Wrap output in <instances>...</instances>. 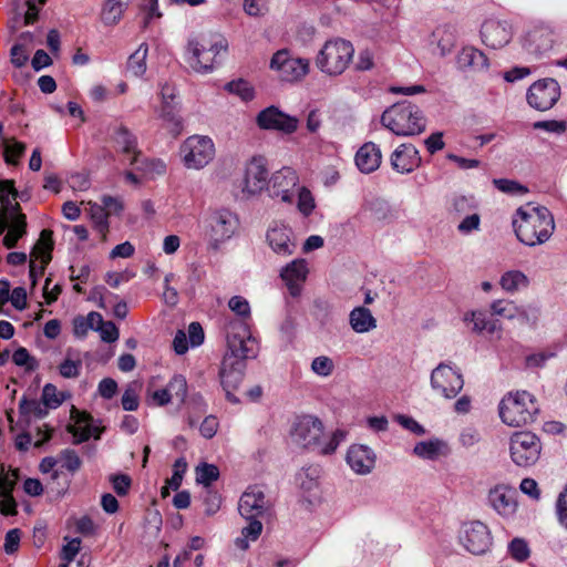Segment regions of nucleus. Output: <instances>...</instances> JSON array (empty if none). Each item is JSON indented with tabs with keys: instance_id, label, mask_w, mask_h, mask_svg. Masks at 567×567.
<instances>
[{
	"instance_id": "nucleus-1",
	"label": "nucleus",
	"mask_w": 567,
	"mask_h": 567,
	"mask_svg": "<svg viewBox=\"0 0 567 567\" xmlns=\"http://www.w3.org/2000/svg\"><path fill=\"white\" fill-rule=\"evenodd\" d=\"M518 219L513 220L517 239L526 246L546 243L555 230V220L550 210L545 206L527 204L516 210Z\"/></svg>"
},
{
	"instance_id": "nucleus-2",
	"label": "nucleus",
	"mask_w": 567,
	"mask_h": 567,
	"mask_svg": "<svg viewBox=\"0 0 567 567\" xmlns=\"http://www.w3.org/2000/svg\"><path fill=\"white\" fill-rule=\"evenodd\" d=\"M323 423L312 415L297 417L291 430V437L299 446L318 452L321 455H330L346 440L347 432L336 430L327 439L324 437Z\"/></svg>"
},
{
	"instance_id": "nucleus-3",
	"label": "nucleus",
	"mask_w": 567,
	"mask_h": 567,
	"mask_svg": "<svg viewBox=\"0 0 567 567\" xmlns=\"http://www.w3.org/2000/svg\"><path fill=\"white\" fill-rule=\"evenodd\" d=\"M381 123L400 136L421 134L426 126L423 112L410 101L398 102L388 107L381 115Z\"/></svg>"
},
{
	"instance_id": "nucleus-4",
	"label": "nucleus",
	"mask_w": 567,
	"mask_h": 567,
	"mask_svg": "<svg viewBox=\"0 0 567 567\" xmlns=\"http://www.w3.org/2000/svg\"><path fill=\"white\" fill-rule=\"evenodd\" d=\"M538 412L535 396L527 391L508 393L499 403V416L508 426L528 425L535 421Z\"/></svg>"
},
{
	"instance_id": "nucleus-5",
	"label": "nucleus",
	"mask_w": 567,
	"mask_h": 567,
	"mask_svg": "<svg viewBox=\"0 0 567 567\" xmlns=\"http://www.w3.org/2000/svg\"><path fill=\"white\" fill-rule=\"evenodd\" d=\"M354 49L343 39L329 40L324 43L316 58L317 68L330 75L342 74L352 61Z\"/></svg>"
},
{
	"instance_id": "nucleus-6",
	"label": "nucleus",
	"mask_w": 567,
	"mask_h": 567,
	"mask_svg": "<svg viewBox=\"0 0 567 567\" xmlns=\"http://www.w3.org/2000/svg\"><path fill=\"white\" fill-rule=\"evenodd\" d=\"M227 41L218 39L214 42L206 43L197 40H189L187 44L186 62L189 66L199 73H208L213 71L216 56L227 50Z\"/></svg>"
},
{
	"instance_id": "nucleus-7",
	"label": "nucleus",
	"mask_w": 567,
	"mask_h": 567,
	"mask_svg": "<svg viewBox=\"0 0 567 567\" xmlns=\"http://www.w3.org/2000/svg\"><path fill=\"white\" fill-rule=\"evenodd\" d=\"M540 452V440L532 432H516L509 439V455L517 466H533L539 460Z\"/></svg>"
},
{
	"instance_id": "nucleus-8",
	"label": "nucleus",
	"mask_w": 567,
	"mask_h": 567,
	"mask_svg": "<svg viewBox=\"0 0 567 567\" xmlns=\"http://www.w3.org/2000/svg\"><path fill=\"white\" fill-rule=\"evenodd\" d=\"M206 223V234L214 248L230 239L239 228L238 216L227 208L212 212Z\"/></svg>"
},
{
	"instance_id": "nucleus-9",
	"label": "nucleus",
	"mask_w": 567,
	"mask_h": 567,
	"mask_svg": "<svg viewBox=\"0 0 567 567\" xmlns=\"http://www.w3.org/2000/svg\"><path fill=\"white\" fill-rule=\"evenodd\" d=\"M181 154L187 168L199 169L214 158L215 146L209 137L193 135L182 144Z\"/></svg>"
},
{
	"instance_id": "nucleus-10",
	"label": "nucleus",
	"mask_w": 567,
	"mask_h": 567,
	"mask_svg": "<svg viewBox=\"0 0 567 567\" xmlns=\"http://www.w3.org/2000/svg\"><path fill=\"white\" fill-rule=\"evenodd\" d=\"M268 182L266 159L262 156H255L246 164L240 194L237 196L241 199H248L258 195L266 188Z\"/></svg>"
},
{
	"instance_id": "nucleus-11",
	"label": "nucleus",
	"mask_w": 567,
	"mask_h": 567,
	"mask_svg": "<svg viewBox=\"0 0 567 567\" xmlns=\"http://www.w3.org/2000/svg\"><path fill=\"white\" fill-rule=\"evenodd\" d=\"M270 69L278 73L282 81L293 82L301 80L309 72V60L295 58L288 50L277 51L270 60Z\"/></svg>"
},
{
	"instance_id": "nucleus-12",
	"label": "nucleus",
	"mask_w": 567,
	"mask_h": 567,
	"mask_svg": "<svg viewBox=\"0 0 567 567\" xmlns=\"http://www.w3.org/2000/svg\"><path fill=\"white\" fill-rule=\"evenodd\" d=\"M458 539L461 545L473 555H483L492 546L488 527L478 520L463 524Z\"/></svg>"
},
{
	"instance_id": "nucleus-13",
	"label": "nucleus",
	"mask_w": 567,
	"mask_h": 567,
	"mask_svg": "<svg viewBox=\"0 0 567 567\" xmlns=\"http://www.w3.org/2000/svg\"><path fill=\"white\" fill-rule=\"evenodd\" d=\"M560 97V86L555 79L546 78L534 82L527 90L526 99L537 111L550 110Z\"/></svg>"
},
{
	"instance_id": "nucleus-14",
	"label": "nucleus",
	"mask_w": 567,
	"mask_h": 567,
	"mask_svg": "<svg viewBox=\"0 0 567 567\" xmlns=\"http://www.w3.org/2000/svg\"><path fill=\"white\" fill-rule=\"evenodd\" d=\"M239 514L245 518H265L272 514V503L266 497L261 487L255 485L247 488L238 503Z\"/></svg>"
},
{
	"instance_id": "nucleus-15",
	"label": "nucleus",
	"mask_w": 567,
	"mask_h": 567,
	"mask_svg": "<svg viewBox=\"0 0 567 567\" xmlns=\"http://www.w3.org/2000/svg\"><path fill=\"white\" fill-rule=\"evenodd\" d=\"M462 374L452 367L440 363L431 373V386L446 399L455 398L463 389Z\"/></svg>"
},
{
	"instance_id": "nucleus-16",
	"label": "nucleus",
	"mask_w": 567,
	"mask_h": 567,
	"mask_svg": "<svg viewBox=\"0 0 567 567\" xmlns=\"http://www.w3.org/2000/svg\"><path fill=\"white\" fill-rule=\"evenodd\" d=\"M553 45L554 32L546 25H536L532 28L522 39V47L524 51L535 59H539L549 52Z\"/></svg>"
},
{
	"instance_id": "nucleus-17",
	"label": "nucleus",
	"mask_w": 567,
	"mask_h": 567,
	"mask_svg": "<svg viewBox=\"0 0 567 567\" xmlns=\"http://www.w3.org/2000/svg\"><path fill=\"white\" fill-rule=\"evenodd\" d=\"M256 122L261 130L279 131L285 134L296 132L299 123L297 117L281 112L276 106H269L260 111Z\"/></svg>"
},
{
	"instance_id": "nucleus-18",
	"label": "nucleus",
	"mask_w": 567,
	"mask_h": 567,
	"mask_svg": "<svg viewBox=\"0 0 567 567\" xmlns=\"http://www.w3.org/2000/svg\"><path fill=\"white\" fill-rule=\"evenodd\" d=\"M266 241L275 254L282 257L291 256L297 248L292 229L278 221L268 227Z\"/></svg>"
},
{
	"instance_id": "nucleus-19",
	"label": "nucleus",
	"mask_w": 567,
	"mask_h": 567,
	"mask_svg": "<svg viewBox=\"0 0 567 567\" xmlns=\"http://www.w3.org/2000/svg\"><path fill=\"white\" fill-rule=\"evenodd\" d=\"M240 331L227 333L228 353L224 358L239 359L245 361L257 355V342L251 337L245 323H239Z\"/></svg>"
},
{
	"instance_id": "nucleus-20",
	"label": "nucleus",
	"mask_w": 567,
	"mask_h": 567,
	"mask_svg": "<svg viewBox=\"0 0 567 567\" xmlns=\"http://www.w3.org/2000/svg\"><path fill=\"white\" fill-rule=\"evenodd\" d=\"M299 183V177L290 167H282L272 174L268 184V190L271 197H278L285 203H291L293 199V189Z\"/></svg>"
},
{
	"instance_id": "nucleus-21",
	"label": "nucleus",
	"mask_w": 567,
	"mask_h": 567,
	"mask_svg": "<svg viewBox=\"0 0 567 567\" xmlns=\"http://www.w3.org/2000/svg\"><path fill=\"white\" fill-rule=\"evenodd\" d=\"M52 230L43 229L40 234V239L33 247L31 256L40 259V266H37L34 260L30 261V279L32 286H35L37 279L44 274L47 265L51 261V251L53 250Z\"/></svg>"
},
{
	"instance_id": "nucleus-22",
	"label": "nucleus",
	"mask_w": 567,
	"mask_h": 567,
	"mask_svg": "<svg viewBox=\"0 0 567 567\" xmlns=\"http://www.w3.org/2000/svg\"><path fill=\"white\" fill-rule=\"evenodd\" d=\"M52 230L43 229L40 234V239L33 247L31 256L40 259V266H37L34 260L30 261V279L32 286H35L37 279L44 274L47 265L51 261V251L53 250Z\"/></svg>"
},
{
	"instance_id": "nucleus-23",
	"label": "nucleus",
	"mask_w": 567,
	"mask_h": 567,
	"mask_svg": "<svg viewBox=\"0 0 567 567\" xmlns=\"http://www.w3.org/2000/svg\"><path fill=\"white\" fill-rule=\"evenodd\" d=\"M481 38L485 45L495 50L501 49L513 38L512 25L507 21L486 20L481 28Z\"/></svg>"
},
{
	"instance_id": "nucleus-24",
	"label": "nucleus",
	"mask_w": 567,
	"mask_h": 567,
	"mask_svg": "<svg viewBox=\"0 0 567 567\" xmlns=\"http://www.w3.org/2000/svg\"><path fill=\"white\" fill-rule=\"evenodd\" d=\"M517 493L507 485H496L488 492V504L503 517H512L517 509Z\"/></svg>"
},
{
	"instance_id": "nucleus-25",
	"label": "nucleus",
	"mask_w": 567,
	"mask_h": 567,
	"mask_svg": "<svg viewBox=\"0 0 567 567\" xmlns=\"http://www.w3.org/2000/svg\"><path fill=\"white\" fill-rule=\"evenodd\" d=\"M347 463L357 474L365 475L375 465V454L367 445L353 444L348 450Z\"/></svg>"
},
{
	"instance_id": "nucleus-26",
	"label": "nucleus",
	"mask_w": 567,
	"mask_h": 567,
	"mask_svg": "<svg viewBox=\"0 0 567 567\" xmlns=\"http://www.w3.org/2000/svg\"><path fill=\"white\" fill-rule=\"evenodd\" d=\"M421 164L419 151L412 144H401L391 155V165L400 174H408Z\"/></svg>"
},
{
	"instance_id": "nucleus-27",
	"label": "nucleus",
	"mask_w": 567,
	"mask_h": 567,
	"mask_svg": "<svg viewBox=\"0 0 567 567\" xmlns=\"http://www.w3.org/2000/svg\"><path fill=\"white\" fill-rule=\"evenodd\" d=\"M308 267L305 259H295L288 264L280 272V277L286 282L292 297L301 292L302 284L306 281Z\"/></svg>"
},
{
	"instance_id": "nucleus-28",
	"label": "nucleus",
	"mask_w": 567,
	"mask_h": 567,
	"mask_svg": "<svg viewBox=\"0 0 567 567\" xmlns=\"http://www.w3.org/2000/svg\"><path fill=\"white\" fill-rule=\"evenodd\" d=\"M113 141L117 151L130 156V165L138 164L141 152L137 150V140L126 126L120 125L114 130Z\"/></svg>"
},
{
	"instance_id": "nucleus-29",
	"label": "nucleus",
	"mask_w": 567,
	"mask_h": 567,
	"mask_svg": "<svg viewBox=\"0 0 567 567\" xmlns=\"http://www.w3.org/2000/svg\"><path fill=\"white\" fill-rule=\"evenodd\" d=\"M245 368L243 360L224 358L219 371L223 389H237L243 381Z\"/></svg>"
},
{
	"instance_id": "nucleus-30",
	"label": "nucleus",
	"mask_w": 567,
	"mask_h": 567,
	"mask_svg": "<svg viewBox=\"0 0 567 567\" xmlns=\"http://www.w3.org/2000/svg\"><path fill=\"white\" fill-rule=\"evenodd\" d=\"M381 159V150L373 142L364 143L355 154V165L364 174L377 171L380 167Z\"/></svg>"
},
{
	"instance_id": "nucleus-31",
	"label": "nucleus",
	"mask_w": 567,
	"mask_h": 567,
	"mask_svg": "<svg viewBox=\"0 0 567 567\" xmlns=\"http://www.w3.org/2000/svg\"><path fill=\"white\" fill-rule=\"evenodd\" d=\"M456 64L462 71H482L488 68V59L481 50L474 47H465L458 52Z\"/></svg>"
},
{
	"instance_id": "nucleus-32",
	"label": "nucleus",
	"mask_w": 567,
	"mask_h": 567,
	"mask_svg": "<svg viewBox=\"0 0 567 567\" xmlns=\"http://www.w3.org/2000/svg\"><path fill=\"white\" fill-rule=\"evenodd\" d=\"M349 323L357 333H365L377 328V319L370 309L361 306L350 312Z\"/></svg>"
},
{
	"instance_id": "nucleus-33",
	"label": "nucleus",
	"mask_w": 567,
	"mask_h": 567,
	"mask_svg": "<svg viewBox=\"0 0 567 567\" xmlns=\"http://www.w3.org/2000/svg\"><path fill=\"white\" fill-rule=\"evenodd\" d=\"M14 481V473L12 474V477H9V475L0 477V513L3 515L17 514V503L12 496Z\"/></svg>"
},
{
	"instance_id": "nucleus-34",
	"label": "nucleus",
	"mask_w": 567,
	"mask_h": 567,
	"mask_svg": "<svg viewBox=\"0 0 567 567\" xmlns=\"http://www.w3.org/2000/svg\"><path fill=\"white\" fill-rule=\"evenodd\" d=\"M446 444L441 440L422 441L415 444L413 452L424 460H436L440 455L444 454Z\"/></svg>"
},
{
	"instance_id": "nucleus-35",
	"label": "nucleus",
	"mask_w": 567,
	"mask_h": 567,
	"mask_svg": "<svg viewBox=\"0 0 567 567\" xmlns=\"http://www.w3.org/2000/svg\"><path fill=\"white\" fill-rule=\"evenodd\" d=\"M148 47L146 43L140 44L134 53H132L126 63L127 72L133 76H142L146 72V58Z\"/></svg>"
},
{
	"instance_id": "nucleus-36",
	"label": "nucleus",
	"mask_w": 567,
	"mask_h": 567,
	"mask_svg": "<svg viewBox=\"0 0 567 567\" xmlns=\"http://www.w3.org/2000/svg\"><path fill=\"white\" fill-rule=\"evenodd\" d=\"M501 287L507 292H515L529 285L528 277L520 270H508L499 279Z\"/></svg>"
},
{
	"instance_id": "nucleus-37",
	"label": "nucleus",
	"mask_w": 567,
	"mask_h": 567,
	"mask_svg": "<svg viewBox=\"0 0 567 567\" xmlns=\"http://www.w3.org/2000/svg\"><path fill=\"white\" fill-rule=\"evenodd\" d=\"M159 117L164 121L165 127L177 136L183 131V120L178 114L177 105H162Z\"/></svg>"
},
{
	"instance_id": "nucleus-38",
	"label": "nucleus",
	"mask_w": 567,
	"mask_h": 567,
	"mask_svg": "<svg viewBox=\"0 0 567 567\" xmlns=\"http://www.w3.org/2000/svg\"><path fill=\"white\" fill-rule=\"evenodd\" d=\"M27 233V217L24 214H17L12 218V226L3 237V245L7 248L16 247L18 240Z\"/></svg>"
},
{
	"instance_id": "nucleus-39",
	"label": "nucleus",
	"mask_w": 567,
	"mask_h": 567,
	"mask_svg": "<svg viewBox=\"0 0 567 567\" xmlns=\"http://www.w3.org/2000/svg\"><path fill=\"white\" fill-rule=\"evenodd\" d=\"M430 44L436 47L437 54L440 56H445L446 54L451 53L454 47V39L453 35L447 31L436 29L430 37Z\"/></svg>"
},
{
	"instance_id": "nucleus-40",
	"label": "nucleus",
	"mask_w": 567,
	"mask_h": 567,
	"mask_svg": "<svg viewBox=\"0 0 567 567\" xmlns=\"http://www.w3.org/2000/svg\"><path fill=\"white\" fill-rule=\"evenodd\" d=\"M321 475V468L318 465L302 467L297 474V483L305 491H311L318 485Z\"/></svg>"
},
{
	"instance_id": "nucleus-41",
	"label": "nucleus",
	"mask_w": 567,
	"mask_h": 567,
	"mask_svg": "<svg viewBox=\"0 0 567 567\" xmlns=\"http://www.w3.org/2000/svg\"><path fill=\"white\" fill-rule=\"evenodd\" d=\"M125 10L120 0H107L102 10V21L106 25L116 24Z\"/></svg>"
},
{
	"instance_id": "nucleus-42",
	"label": "nucleus",
	"mask_w": 567,
	"mask_h": 567,
	"mask_svg": "<svg viewBox=\"0 0 567 567\" xmlns=\"http://www.w3.org/2000/svg\"><path fill=\"white\" fill-rule=\"evenodd\" d=\"M187 406L189 409V414L187 417L188 425L190 427L195 426L199 415L206 413L207 405L204 401V398L199 393H194L190 395L188 401H186Z\"/></svg>"
},
{
	"instance_id": "nucleus-43",
	"label": "nucleus",
	"mask_w": 567,
	"mask_h": 567,
	"mask_svg": "<svg viewBox=\"0 0 567 567\" xmlns=\"http://www.w3.org/2000/svg\"><path fill=\"white\" fill-rule=\"evenodd\" d=\"M49 406L44 405V402L37 400H28L22 398L19 403V411L22 416L34 415L35 417L42 419L48 414Z\"/></svg>"
},
{
	"instance_id": "nucleus-44",
	"label": "nucleus",
	"mask_w": 567,
	"mask_h": 567,
	"mask_svg": "<svg viewBox=\"0 0 567 567\" xmlns=\"http://www.w3.org/2000/svg\"><path fill=\"white\" fill-rule=\"evenodd\" d=\"M226 90L238 95L243 101H251L255 97V90L246 80L239 79L226 84Z\"/></svg>"
},
{
	"instance_id": "nucleus-45",
	"label": "nucleus",
	"mask_w": 567,
	"mask_h": 567,
	"mask_svg": "<svg viewBox=\"0 0 567 567\" xmlns=\"http://www.w3.org/2000/svg\"><path fill=\"white\" fill-rule=\"evenodd\" d=\"M166 388L169 394H172V399L175 396L181 401V403L186 402L188 386L186 378L184 375H173V378L168 381Z\"/></svg>"
},
{
	"instance_id": "nucleus-46",
	"label": "nucleus",
	"mask_w": 567,
	"mask_h": 567,
	"mask_svg": "<svg viewBox=\"0 0 567 567\" xmlns=\"http://www.w3.org/2000/svg\"><path fill=\"white\" fill-rule=\"evenodd\" d=\"M90 215L94 228L97 230V233L102 235L103 238H105L106 233L109 230L107 213L100 205L93 204L90 207Z\"/></svg>"
},
{
	"instance_id": "nucleus-47",
	"label": "nucleus",
	"mask_w": 567,
	"mask_h": 567,
	"mask_svg": "<svg viewBox=\"0 0 567 567\" xmlns=\"http://www.w3.org/2000/svg\"><path fill=\"white\" fill-rule=\"evenodd\" d=\"M82 368V361L74 359L71 350H68L65 360L59 365L60 374L65 379L79 377Z\"/></svg>"
},
{
	"instance_id": "nucleus-48",
	"label": "nucleus",
	"mask_w": 567,
	"mask_h": 567,
	"mask_svg": "<svg viewBox=\"0 0 567 567\" xmlns=\"http://www.w3.org/2000/svg\"><path fill=\"white\" fill-rule=\"evenodd\" d=\"M218 476L219 470L214 464L203 463L196 468V481L206 488H209L210 484L217 481Z\"/></svg>"
},
{
	"instance_id": "nucleus-49",
	"label": "nucleus",
	"mask_w": 567,
	"mask_h": 567,
	"mask_svg": "<svg viewBox=\"0 0 567 567\" xmlns=\"http://www.w3.org/2000/svg\"><path fill=\"white\" fill-rule=\"evenodd\" d=\"M491 310L493 315L513 319L517 317L518 308L515 306L513 301L508 300H496L491 305Z\"/></svg>"
},
{
	"instance_id": "nucleus-50",
	"label": "nucleus",
	"mask_w": 567,
	"mask_h": 567,
	"mask_svg": "<svg viewBox=\"0 0 567 567\" xmlns=\"http://www.w3.org/2000/svg\"><path fill=\"white\" fill-rule=\"evenodd\" d=\"M494 186L502 193L505 194H526L527 187L513 179L495 178L493 179Z\"/></svg>"
},
{
	"instance_id": "nucleus-51",
	"label": "nucleus",
	"mask_w": 567,
	"mask_h": 567,
	"mask_svg": "<svg viewBox=\"0 0 567 567\" xmlns=\"http://www.w3.org/2000/svg\"><path fill=\"white\" fill-rule=\"evenodd\" d=\"M25 151V145L21 142H4V161L8 164L16 165Z\"/></svg>"
},
{
	"instance_id": "nucleus-52",
	"label": "nucleus",
	"mask_w": 567,
	"mask_h": 567,
	"mask_svg": "<svg viewBox=\"0 0 567 567\" xmlns=\"http://www.w3.org/2000/svg\"><path fill=\"white\" fill-rule=\"evenodd\" d=\"M60 461L62 462V467L68 470L71 473H75L81 468L82 461L78 453L74 450L65 449L60 453Z\"/></svg>"
},
{
	"instance_id": "nucleus-53",
	"label": "nucleus",
	"mask_w": 567,
	"mask_h": 567,
	"mask_svg": "<svg viewBox=\"0 0 567 567\" xmlns=\"http://www.w3.org/2000/svg\"><path fill=\"white\" fill-rule=\"evenodd\" d=\"M508 553L517 561H524L529 557L530 550L524 539L514 538L508 544Z\"/></svg>"
},
{
	"instance_id": "nucleus-54",
	"label": "nucleus",
	"mask_w": 567,
	"mask_h": 567,
	"mask_svg": "<svg viewBox=\"0 0 567 567\" xmlns=\"http://www.w3.org/2000/svg\"><path fill=\"white\" fill-rule=\"evenodd\" d=\"M333 369V361L327 355L317 357L311 362L312 372L320 377H329Z\"/></svg>"
},
{
	"instance_id": "nucleus-55",
	"label": "nucleus",
	"mask_w": 567,
	"mask_h": 567,
	"mask_svg": "<svg viewBox=\"0 0 567 567\" xmlns=\"http://www.w3.org/2000/svg\"><path fill=\"white\" fill-rule=\"evenodd\" d=\"M299 212L303 216H309L315 209V198L309 189L306 187H301L298 193V203H297Z\"/></svg>"
},
{
	"instance_id": "nucleus-56",
	"label": "nucleus",
	"mask_w": 567,
	"mask_h": 567,
	"mask_svg": "<svg viewBox=\"0 0 567 567\" xmlns=\"http://www.w3.org/2000/svg\"><path fill=\"white\" fill-rule=\"evenodd\" d=\"M12 361L19 367H25L27 370L32 371L38 367L34 358L29 354L25 348H19L13 352Z\"/></svg>"
},
{
	"instance_id": "nucleus-57",
	"label": "nucleus",
	"mask_w": 567,
	"mask_h": 567,
	"mask_svg": "<svg viewBox=\"0 0 567 567\" xmlns=\"http://www.w3.org/2000/svg\"><path fill=\"white\" fill-rule=\"evenodd\" d=\"M229 309L237 316L246 319L250 317V306L247 299L241 296H234L228 301Z\"/></svg>"
},
{
	"instance_id": "nucleus-58",
	"label": "nucleus",
	"mask_w": 567,
	"mask_h": 567,
	"mask_svg": "<svg viewBox=\"0 0 567 567\" xmlns=\"http://www.w3.org/2000/svg\"><path fill=\"white\" fill-rule=\"evenodd\" d=\"M533 127L535 130H542L558 135L565 133L567 130L566 122L557 120L538 121L533 124Z\"/></svg>"
},
{
	"instance_id": "nucleus-59",
	"label": "nucleus",
	"mask_w": 567,
	"mask_h": 567,
	"mask_svg": "<svg viewBox=\"0 0 567 567\" xmlns=\"http://www.w3.org/2000/svg\"><path fill=\"white\" fill-rule=\"evenodd\" d=\"M464 321L472 322V330L477 333L484 331L485 328L488 327V319L486 318L485 313L481 311H472L470 313H466L464 317Z\"/></svg>"
},
{
	"instance_id": "nucleus-60",
	"label": "nucleus",
	"mask_w": 567,
	"mask_h": 567,
	"mask_svg": "<svg viewBox=\"0 0 567 567\" xmlns=\"http://www.w3.org/2000/svg\"><path fill=\"white\" fill-rule=\"evenodd\" d=\"M12 200L11 195L0 193L1 215H9L13 218L17 214H22L19 203H13Z\"/></svg>"
},
{
	"instance_id": "nucleus-61",
	"label": "nucleus",
	"mask_w": 567,
	"mask_h": 567,
	"mask_svg": "<svg viewBox=\"0 0 567 567\" xmlns=\"http://www.w3.org/2000/svg\"><path fill=\"white\" fill-rule=\"evenodd\" d=\"M112 486L118 496H125L131 487V477L125 474H115L110 477Z\"/></svg>"
},
{
	"instance_id": "nucleus-62",
	"label": "nucleus",
	"mask_w": 567,
	"mask_h": 567,
	"mask_svg": "<svg viewBox=\"0 0 567 567\" xmlns=\"http://www.w3.org/2000/svg\"><path fill=\"white\" fill-rule=\"evenodd\" d=\"M121 404L125 411H135L138 408V394L133 385H128L124 391Z\"/></svg>"
},
{
	"instance_id": "nucleus-63",
	"label": "nucleus",
	"mask_w": 567,
	"mask_h": 567,
	"mask_svg": "<svg viewBox=\"0 0 567 567\" xmlns=\"http://www.w3.org/2000/svg\"><path fill=\"white\" fill-rule=\"evenodd\" d=\"M203 499L205 505V513L207 515H214L219 509L220 496L217 492H214L210 488H206Z\"/></svg>"
},
{
	"instance_id": "nucleus-64",
	"label": "nucleus",
	"mask_w": 567,
	"mask_h": 567,
	"mask_svg": "<svg viewBox=\"0 0 567 567\" xmlns=\"http://www.w3.org/2000/svg\"><path fill=\"white\" fill-rule=\"evenodd\" d=\"M80 549H81V539L72 538L71 540L68 542L66 545H64L62 547L61 558L63 560H65V564L68 565L69 563L74 560V558L79 554Z\"/></svg>"
}]
</instances>
